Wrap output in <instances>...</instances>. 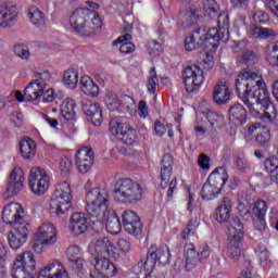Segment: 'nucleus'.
<instances>
[{
	"mask_svg": "<svg viewBox=\"0 0 278 278\" xmlns=\"http://www.w3.org/2000/svg\"><path fill=\"white\" fill-rule=\"evenodd\" d=\"M235 90L254 118H263L267 123L277 118V109L270 103V93L262 72L249 67L241 70L235 81Z\"/></svg>",
	"mask_w": 278,
	"mask_h": 278,
	"instance_id": "f257e3e1",
	"label": "nucleus"
},
{
	"mask_svg": "<svg viewBox=\"0 0 278 278\" xmlns=\"http://www.w3.org/2000/svg\"><path fill=\"white\" fill-rule=\"evenodd\" d=\"M217 25L218 29L200 26L185 38V51L192 52L200 47L204 48L203 66L205 71L214 68V55H216L218 45L229 40V18L227 15H220Z\"/></svg>",
	"mask_w": 278,
	"mask_h": 278,
	"instance_id": "f03ea898",
	"label": "nucleus"
},
{
	"mask_svg": "<svg viewBox=\"0 0 278 278\" xmlns=\"http://www.w3.org/2000/svg\"><path fill=\"white\" fill-rule=\"evenodd\" d=\"M233 203L224 198L215 208V220L222 225L228 223V251L233 262L242 260V240H244V225L240 217L231 215Z\"/></svg>",
	"mask_w": 278,
	"mask_h": 278,
	"instance_id": "7ed1b4c3",
	"label": "nucleus"
},
{
	"mask_svg": "<svg viewBox=\"0 0 278 278\" xmlns=\"http://www.w3.org/2000/svg\"><path fill=\"white\" fill-rule=\"evenodd\" d=\"M90 255H96L101 257V260H114L115 262H121L131 253V242L127 239H119L116 242H112L110 239L103 237L96 241H92L89 247Z\"/></svg>",
	"mask_w": 278,
	"mask_h": 278,
	"instance_id": "20e7f679",
	"label": "nucleus"
},
{
	"mask_svg": "<svg viewBox=\"0 0 278 278\" xmlns=\"http://www.w3.org/2000/svg\"><path fill=\"white\" fill-rule=\"evenodd\" d=\"M147 194V186L129 178H123L115 182L114 199L124 205L140 203Z\"/></svg>",
	"mask_w": 278,
	"mask_h": 278,
	"instance_id": "39448f33",
	"label": "nucleus"
},
{
	"mask_svg": "<svg viewBox=\"0 0 278 278\" xmlns=\"http://www.w3.org/2000/svg\"><path fill=\"white\" fill-rule=\"evenodd\" d=\"M102 25L99 14L86 8H78L70 15V27L78 34H94Z\"/></svg>",
	"mask_w": 278,
	"mask_h": 278,
	"instance_id": "423d86ee",
	"label": "nucleus"
},
{
	"mask_svg": "<svg viewBox=\"0 0 278 278\" xmlns=\"http://www.w3.org/2000/svg\"><path fill=\"white\" fill-rule=\"evenodd\" d=\"M73 205V189L68 181H61L55 185L54 192L49 202L51 214L64 216Z\"/></svg>",
	"mask_w": 278,
	"mask_h": 278,
	"instance_id": "0eeeda50",
	"label": "nucleus"
},
{
	"mask_svg": "<svg viewBox=\"0 0 278 278\" xmlns=\"http://www.w3.org/2000/svg\"><path fill=\"white\" fill-rule=\"evenodd\" d=\"M229 174L225 167L215 168L208 176L206 184L203 185L201 190V199L203 201H213L223 192V188L227 186Z\"/></svg>",
	"mask_w": 278,
	"mask_h": 278,
	"instance_id": "6e6552de",
	"label": "nucleus"
},
{
	"mask_svg": "<svg viewBox=\"0 0 278 278\" xmlns=\"http://www.w3.org/2000/svg\"><path fill=\"white\" fill-rule=\"evenodd\" d=\"M58 242V228L51 223L41 224L33 235L31 249L35 253H45Z\"/></svg>",
	"mask_w": 278,
	"mask_h": 278,
	"instance_id": "1a4fd4ad",
	"label": "nucleus"
},
{
	"mask_svg": "<svg viewBox=\"0 0 278 278\" xmlns=\"http://www.w3.org/2000/svg\"><path fill=\"white\" fill-rule=\"evenodd\" d=\"M86 201L88 214L96 218L101 216L106 210H112V207H110V193L108 189H91L87 192Z\"/></svg>",
	"mask_w": 278,
	"mask_h": 278,
	"instance_id": "9d476101",
	"label": "nucleus"
},
{
	"mask_svg": "<svg viewBox=\"0 0 278 278\" xmlns=\"http://www.w3.org/2000/svg\"><path fill=\"white\" fill-rule=\"evenodd\" d=\"M13 278H34L36 277V258L34 253L24 252L17 255L12 267Z\"/></svg>",
	"mask_w": 278,
	"mask_h": 278,
	"instance_id": "9b49d317",
	"label": "nucleus"
},
{
	"mask_svg": "<svg viewBox=\"0 0 278 278\" xmlns=\"http://www.w3.org/2000/svg\"><path fill=\"white\" fill-rule=\"evenodd\" d=\"M28 186L33 193L37 197L47 194L49 188H51V177L41 167H31L28 176Z\"/></svg>",
	"mask_w": 278,
	"mask_h": 278,
	"instance_id": "f8f14e48",
	"label": "nucleus"
},
{
	"mask_svg": "<svg viewBox=\"0 0 278 278\" xmlns=\"http://www.w3.org/2000/svg\"><path fill=\"white\" fill-rule=\"evenodd\" d=\"M182 79L185 90L189 93L199 92L205 81L203 68L198 65H190L185 67L182 72Z\"/></svg>",
	"mask_w": 278,
	"mask_h": 278,
	"instance_id": "ddd939ff",
	"label": "nucleus"
},
{
	"mask_svg": "<svg viewBox=\"0 0 278 278\" xmlns=\"http://www.w3.org/2000/svg\"><path fill=\"white\" fill-rule=\"evenodd\" d=\"M166 266L170 264V249L164 244L161 247L151 245L148 250V257L143 264L144 270H153L155 265Z\"/></svg>",
	"mask_w": 278,
	"mask_h": 278,
	"instance_id": "4468645a",
	"label": "nucleus"
},
{
	"mask_svg": "<svg viewBox=\"0 0 278 278\" xmlns=\"http://www.w3.org/2000/svg\"><path fill=\"white\" fill-rule=\"evenodd\" d=\"M210 255H212V250H210V245L207 244L201 245L198 252L194 249V245H187L185 249L186 270L190 271L199 266V264L207 262L210 260Z\"/></svg>",
	"mask_w": 278,
	"mask_h": 278,
	"instance_id": "2eb2a0df",
	"label": "nucleus"
},
{
	"mask_svg": "<svg viewBox=\"0 0 278 278\" xmlns=\"http://www.w3.org/2000/svg\"><path fill=\"white\" fill-rule=\"evenodd\" d=\"M29 231H31V225H29V223L23 222L21 224H14L9 232V247L13 249V251H18V249L27 242Z\"/></svg>",
	"mask_w": 278,
	"mask_h": 278,
	"instance_id": "dca6fc26",
	"label": "nucleus"
},
{
	"mask_svg": "<svg viewBox=\"0 0 278 278\" xmlns=\"http://www.w3.org/2000/svg\"><path fill=\"white\" fill-rule=\"evenodd\" d=\"M106 103L109 110L122 112L123 114H131L136 110V101L129 96H118L109 93L106 96Z\"/></svg>",
	"mask_w": 278,
	"mask_h": 278,
	"instance_id": "f3484780",
	"label": "nucleus"
},
{
	"mask_svg": "<svg viewBox=\"0 0 278 278\" xmlns=\"http://www.w3.org/2000/svg\"><path fill=\"white\" fill-rule=\"evenodd\" d=\"M49 79H51V74L49 72H42L38 79L29 83L24 90L25 101H38V98L42 97Z\"/></svg>",
	"mask_w": 278,
	"mask_h": 278,
	"instance_id": "a211bd4d",
	"label": "nucleus"
},
{
	"mask_svg": "<svg viewBox=\"0 0 278 278\" xmlns=\"http://www.w3.org/2000/svg\"><path fill=\"white\" fill-rule=\"evenodd\" d=\"M2 220L7 225L25 223V208L18 202H9L3 206Z\"/></svg>",
	"mask_w": 278,
	"mask_h": 278,
	"instance_id": "6ab92c4d",
	"label": "nucleus"
},
{
	"mask_svg": "<svg viewBox=\"0 0 278 278\" xmlns=\"http://www.w3.org/2000/svg\"><path fill=\"white\" fill-rule=\"evenodd\" d=\"M91 264L94 266V271L91 273V278H109L114 277L118 269L110 262V258H101V256L91 255Z\"/></svg>",
	"mask_w": 278,
	"mask_h": 278,
	"instance_id": "aec40b11",
	"label": "nucleus"
},
{
	"mask_svg": "<svg viewBox=\"0 0 278 278\" xmlns=\"http://www.w3.org/2000/svg\"><path fill=\"white\" fill-rule=\"evenodd\" d=\"M75 163L79 173L86 175L94 164V152H92V149L88 147L79 149L75 155Z\"/></svg>",
	"mask_w": 278,
	"mask_h": 278,
	"instance_id": "412c9836",
	"label": "nucleus"
},
{
	"mask_svg": "<svg viewBox=\"0 0 278 278\" xmlns=\"http://www.w3.org/2000/svg\"><path fill=\"white\" fill-rule=\"evenodd\" d=\"M25 186V172L23 168L15 167L10 174L7 192L10 197H16Z\"/></svg>",
	"mask_w": 278,
	"mask_h": 278,
	"instance_id": "4be33fe9",
	"label": "nucleus"
},
{
	"mask_svg": "<svg viewBox=\"0 0 278 278\" xmlns=\"http://www.w3.org/2000/svg\"><path fill=\"white\" fill-rule=\"evenodd\" d=\"M122 223L125 231L130 236H138L142 231V222L140 216L134 211H125L122 214Z\"/></svg>",
	"mask_w": 278,
	"mask_h": 278,
	"instance_id": "5701e85b",
	"label": "nucleus"
},
{
	"mask_svg": "<svg viewBox=\"0 0 278 278\" xmlns=\"http://www.w3.org/2000/svg\"><path fill=\"white\" fill-rule=\"evenodd\" d=\"M18 20V8L14 3L0 4V27H13Z\"/></svg>",
	"mask_w": 278,
	"mask_h": 278,
	"instance_id": "b1692460",
	"label": "nucleus"
},
{
	"mask_svg": "<svg viewBox=\"0 0 278 278\" xmlns=\"http://www.w3.org/2000/svg\"><path fill=\"white\" fill-rule=\"evenodd\" d=\"M98 218L99 220H102V223H105L106 230L112 236H118L123 229L121 226V219L118 218V215H116V211H114V208H108L101 216H98Z\"/></svg>",
	"mask_w": 278,
	"mask_h": 278,
	"instance_id": "393cba45",
	"label": "nucleus"
},
{
	"mask_svg": "<svg viewBox=\"0 0 278 278\" xmlns=\"http://www.w3.org/2000/svg\"><path fill=\"white\" fill-rule=\"evenodd\" d=\"M37 278H70L68 271L64 264L60 262H53L48 264L39 271Z\"/></svg>",
	"mask_w": 278,
	"mask_h": 278,
	"instance_id": "a878e982",
	"label": "nucleus"
},
{
	"mask_svg": "<svg viewBox=\"0 0 278 278\" xmlns=\"http://www.w3.org/2000/svg\"><path fill=\"white\" fill-rule=\"evenodd\" d=\"M83 112L96 127L101 126V123H103V110L99 103L86 100L83 104Z\"/></svg>",
	"mask_w": 278,
	"mask_h": 278,
	"instance_id": "bb28decb",
	"label": "nucleus"
},
{
	"mask_svg": "<svg viewBox=\"0 0 278 278\" xmlns=\"http://www.w3.org/2000/svg\"><path fill=\"white\" fill-rule=\"evenodd\" d=\"M231 99V89L225 80L218 81L213 89V101L217 105H225Z\"/></svg>",
	"mask_w": 278,
	"mask_h": 278,
	"instance_id": "cd10ccee",
	"label": "nucleus"
},
{
	"mask_svg": "<svg viewBox=\"0 0 278 278\" xmlns=\"http://www.w3.org/2000/svg\"><path fill=\"white\" fill-rule=\"evenodd\" d=\"M88 217L84 213H74L70 218V230L74 236H81L88 231Z\"/></svg>",
	"mask_w": 278,
	"mask_h": 278,
	"instance_id": "c85d7f7f",
	"label": "nucleus"
},
{
	"mask_svg": "<svg viewBox=\"0 0 278 278\" xmlns=\"http://www.w3.org/2000/svg\"><path fill=\"white\" fill-rule=\"evenodd\" d=\"M248 136H254L255 141L261 147L270 142V130H268L266 126H261L260 123H254L249 126Z\"/></svg>",
	"mask_w": 278,
	"mask_h": 278,
	"instance_id": "c756f323",
	"label": "nucleus"
},
{
	"mask_svg": "<svg viewBox=\"0 0 278 278\" xmlns=\"http://www.w3.org/2000/svg\"><path fill=\"white\" fill-rule=\"evenodd\" d=\"M67 260L70 261L72 270L74 273H81L84 270V258H81V248L71 245L66 251Z\"/></svg>",
	"mask_w": 278,
	"mask_h": 278,
	"instance_id": "7c9ffc66",
	"label": "nucleus"
},
{
	"mask_svg": "<svg viewBox=\"0 0 278 278\" xmlns=\"http://www.w3.org/2000/svg\"><path fill=\"white\" fill-rule=\"evenodd\" d=\"M199 12H201V10L191 5L180 8L179 18L181 23H184L185 27H192V25H197L199 23V18H201Z\"/></svg>",
	"mask_w": 278,
	"mask_h": 278,
	"instance_id": "2f4dec72",
	"label": "nucleus"
},
{
	"mask_svg": "<svg viewBox=\"0 0 278 278\" xmlns=\"http://www.w3.org/2000/svg\"><path fill=\"white\" fill-rule=\"evenodd\" d=\"M201 10L204 16H208V18H216V16H218V22L220 21V16H227V18H229V15H227V13L218 14V12H220V5L218 4V2H216V0H202Z\"/></svg>",
	"mask_w": 278,
	"mask_h": 278,
	"instance_id": "473e14b6",
	"label": "nucleus"
},
{
	"mask_svg": "<svg viewBox=\"0 0 278 278\" xmlns=\"http://www.w3.org/2000/svg\"><path fill=\"white\" fill-rule=\"evenodd\" d=\"M173 175V156L165 154L161 163V188H168Z\"/></svg>",
	"mask_w": 278,
	"mask_h": 278,
	"instance_id": "72a5a7b5",
	"label": "nucleus"
},
{
	"mask_svg": "<svg viewBox=\"0 0 278 278\" xmlns=\"http://www.w3.org/2000/svg\"><path fill=\"white\" fill-rule=\"evenodd\" d=\"M249 36L254 40H275L277 33L270 27L252 26L249 30Z\"/></svg>",
	"mask_w": 278,
	"mask_h": 278,
	"instance_id": "f704fd0d",
	"label": "nucleus"
},
{
	"mask_svg": "<svg viewBox=\"0 0 278 278\" xmlns=\"http://www.w3.org/2000/svg\"><path fill=\"white\" fill-rule=\"evenodd\" d=\"M80 91L87 97H99V85L90 76H83L78 83Z\"/></svg>",
	"mask_w": 278,
	"mask_h": 278,
	"instance_id": "c9c22d12",
	"label": "nucleus"
},
{
	"mask_svg": "<svg viewBox=\"0 0 278 278\" xmlns=\"http://www.w3.org/2000/svg\"><path fill=\"white\" fill-rule=\"evenodd\" d=\"M129 40H131V35L127 33L114 40L113 47H118L121 53H124V55H129V53H134L136 51V46Z\"/></svg>",
	"mask_w": 278,
	"mask_h": 278,
	"instance_id": "e433bc0d",
	"label": "nucleus"
},
{
	"mask_svg": "<svg viewBox=\"0 0 278 278\" xmlns=\"http://www.w3.org/2000/svg\"><path fill=\"white\" fill-rule=\"evenodd\" d=\"M20 152L24 160H31L36 156V141L29 137H25L20 142Z\"/></svg>",
	"mask_w": 278,
	"mask_h": 278,
	"instance_id": "4c0bfd02",
	"label": "nucleus"
},
{
	"mask_svg": "<svg viewBox=\"0 0 278 278\" xmlns=\"http://www.w3.org/2000/svg\"><path fill=\"white\" fill-rule=\"evenodd\" d=\"M230 122L236 125H244L247 123V109L242 104H235L229 110Z\"/></svg>",
	"mask_w": 278,
	"mask_h": 278,
	"instance_id": "58836bf2",
	"label": "nucleus"
},
{
	"mask_svg": "<svg viewBox=\"0 0 278 278\" xmlns=\"http://www.w3.org/2000/svg\"><path fill=\"white\" fill-rule=\"evenodd\" d=\"M26 14H27L28 21H30V23L33 25H35L36 27H40V26L45 25V23L47 21L46 16H45V12H42V10H40L36 5L28 7Z\"/></svg>",
	"mask_w": 278,
	"mask_h": 278,
	"instance_id": "ea45409f",
	"label": "nucleus"
},
{
	"mask_svg": "<svg viewBox=\"0 0 278 278\" xmlns=\"http://www.w3.org/2000/svg\"><path fill=\"white\" fill-rule=\"evenodd\" d=\"M61 115L65 121H75V100L66 98L61 104Z\"/></svg>",
	"mask_w": 278,
	"mask_h": 278,
	"instance_id": "a19ab883",
	"label": "nucleus"
},
{
	"mask_svg": "<svg viewBox=\"0 0 278 278\" xmlns=\"http://www.w3.org/2000/svg\"><path fill=\"white\" fill-rule=\"evenodd\" d=\"M256 256L258 257L260 264L262 268L265 270L268 268H273V258L270 257V252L268 251V248L266 245H258V249L256 250Z\"/></svg>",
	"mask_w": 278,
	"mask_h": 278,
	"instance_id": "79ce46f5",
	"label": "nucleus"
},
{
	"mask_svg": "<svg viewBox=\"0 0 278 278\" xmlns=\"http://www.w3.org/2000/svg\"><path fill=\"white\" fill-rule=\"evenodd\" d=\"M63 84L65 88L75 90L79 84V73L74 68L66 70L63 74Z\"/></svg>",
	"mask_w": 278,
	"mask_h": 278,
	"instance_id": "37998d69",
	"label": "nucleus"
},
{
	"mask_svg": "<svg viewBox=\"0 0 278 278\" xmlns=\"http://www.w3.org/2000/svg\"><path fill=\"white\" fill-rule=\"evenodd\" d=\"M128 127H129V124L117 118L111 119L109 125L111 136H113V138H115L116 140L121 139V136L125 132V130Z\"/></svg>",
	"mask_w": 278,
	"mask_h": 278,
	"instance_id": "c03bdc74",
	"label": "nucleus"
},
{
	"mask_svg": "<svg viewBox=\"0 0 278 278\" xmlns=\"http://www.w3.org/2000/svg\"><path fill=\"white\" fill-rule=\"evenodd\" d=\"M117 140L123 144H126V147H134L135 144H138V132L134 127L128 126Z\"/></svg>",
	"mask_w": 278,
	"mask_h": 278,
	"instance_id": "a18cd8bd",
	"label": "nucleus"
},
{
	"mask_svg": "<svg viewBox=\"0 0 278 278\" xmlns=\"http://www.w3.org/2000/svg\"><path fill=\"white\" fill-rule=\"evenodd\" d=\"M129 155L137 166H140L141 168H147L149 166V157L147 156V152L142 151L141 149L131 150Z\"/></svg>",
	"mask_w": 278,
	"mask_h": 278,
	"instance_id": "49530a36",
	"label": "nucleus"
},
{
	"mask_svg": "<svg viewBox=\"0 0 278 278\" xmlns=\"http://www.w3.org/2000/svg\"><path fill=\"white\" fill-rule=\"evenodd\" d=\"M199 118H203L204 127H216L223 121V116L214 111L202 113V116H199Z\"/></svg>",
	"mask_w": 278,
	"mask_h": 278,
	"instance_id": "de8ad7c7",
	"label": "nucleus"
},
{
	"mask_svg": "<svg viewBox=\"0 0 278 278\" xmlns=\"http://www.w3.org/2000/svg\"><path fill=\"white\" fill-rule=\"evenodd\" d=\"M146 87L149 94H155L157 88H160V78H157V72H155L154 67L150 70Z\"/></svg>",
	"mask_w": 278,
	"mask_h": 278,
	"instance_id": "09e8293b",
	"label": "nucleus"
},
{
	"mask_svg": "<svg viewBox=\"0 0 278 278\" xmlns=\"http://www.w3.org/2000/svg\"><path fill=\"white\" fill-rule=\"evenodd\" d=\"M265 170L269 175V177H273L276 172H278V157L277 156H270L266 159L265 161Z\"/></svg>",
	"mask_w": 278,
	"mask_h": 278,
	"instance_id": "8fccbe9b",
	"label": "nucleus"
},
{
	"mask_svg": "<svg viewBox=\"0 0 278 278\" xmlns=\"http://www.w3.org/2000/svg\"><path fill=\"white\" fill-rule=\"evenodd\" d=\"M267 62L271 66H278V42H275L267 51Z\"/></svg>",
	"mask_w": 278,
	"mask_h": 278,
	"instance_id": "3c124183",
	"label": "nucleus"
},
{
	"mask_svg": "<svg viewBox=\"0 0 278 278\" xmlns=\"http://www.w3.org/2000/svg\"><path fill=\"white\" fill-rule=\"evenodd\" d=\"M266 212H268V204H266V201L258 200L254 203L252 208L254 216H266Z\"/></svg>",
	"mask_w": 278,
	"mask_h": 278,
	"instance_id": "603ef678",
	"label": "nucleus"
},
{
	"mask_svg": "<svg viewBox=\"0 0 278 278\" xmlns=\"http://www.w3.org/2000/svg\"><path fill=\"white\" fill-rule=\"evenodd\" d=\"M148 53L151 58H157L162 53V43L155 40H150L147 43Z\"/></svg>",
	"mask_w": 278,
	"mask_h": 278,
	"instance_id": "864d4df0",
	"label": "nucleus"
},
{
	"mask_svg": "<svg viewBox=\"0 0 278 278\" xmlns=\"http://www.w3.org/2000/svg\"><path fill=\"white\" fill-rule=\"evenodd\" d=\"M14 53L21 60H29L31 58V53L29 52V48L23 43H18L14 47Z\"/></svg>",
	"mask_w": 278,
	"mask_h": 278,
	"instance_id": "5fc2aeb1",
	"label": "nucleus"
},
{
	"mask_svg": "<svg viewBox=\"0 0 278 278\" xmlns=\"http://www.w3.org/2000/svg\"><path fill=\"white\" fill-rule=\"evenodd\" d=\"M255 60V53L251 50H242L241 54L237 56L239 64H251Z\"/></svg>",
	"mask_w": 278,
	"mask_h": 278,
	"instance_id": "6e6d98bb",
	"label": "nucleus"
},
{
	"mask_svg": "<svg viewBox=\"0 0 278 278\" xmlns=\"http://www.w3.org/2000/svg\"><path fill=\"white\" fill-rule=\"evenodd\" d=\"M252 18L256 25H266L268 23V13L258 10L253 13Z\"/></svg>",
	"mask_w": 278,
	"mask_h": 278,
	"instance_id": "4d7b16f0",
	"label": "nucleus"
},
{
	"mask_svg": "<svg viewBox=\"0 0 278 278\" xmlns=\"http://www.w3.org/2000/svg\"><path fill=\"white\" fill-rule=\"evenodd\" d=\"M73 168V159L71 156H63L60 161V170L63 175H68Z\"/></svg>",
	"mask_w": 278,
	"mask_h": 278,
	"instance_id": "13d9d810",
	"label": "nucleus"
},
{
	"mask_svg": "<svg viewBox=\"0 0 278 278\" xmlns=\"http://www.w3.org/2000/svg\"><path fill=\"white\" fill-rule=\"evenodd\" d=\"M10 121L13 124V127H23V125H25V116L17 111L11 113Z\"/></svg>",
	"mask_w": 278,
	"mask_h": 278,
	"instance_id": "bf43d9fd",
	"label": "nucleus"
},
{
	"mask_svg": "<svg viewBox=\"0 0 278 278\" xmlns=\"http://www.w3.org/2000/svg\"><path fill=\"white\" fill-rule=\"evenodd\" d=\"M41 121H42V123L48 125V127H50V129H53V131H58L60 129V122H58V119H55L47 114H41Z\"/></svg>",
	"mask_w": 278,
	"mask_h": 278,
	"instance_id": "052dcab7",
	"label": "nucleus"
},
{
	"mask_svg": "<svg viewBox=\"0 0 278 278\" xmlns=\"http://www.w3.org/2000/svg\"><path fill=\"white\" fill-rule=\"evenodd\" d=\"M235 164L240 173H247L251 168V164L244 156H237Z\"/></svg>",
	"mask_w": 278,
	"mask_h": 278,
	"instance_id": "680f3d73",
	"label": "nucleus"
},
{
	"mask_svg": "<svg viewBox=\"0 0 278 278\" xmlns=\"http://www.w3.org/2000/svg\"><path fill=\"white\" fill-rule=\"evenodd\" d=\"M168 129H170V125H167L164 122H155L154 124V131L156 134V136H164V134H166V131H168Z\"/></svg>",
	"mask_w": 278,
	"mask_h": 278,
	"instance_id": "e2e57ef3",
	"label": "nucleus"
},
{
	"mask_svg": "<svg viewBox=\"0 0 278 278\" xmlns=\"http://www.w3.org/2000/svg\"><path fill=\"white\" fill-rule=\"evenodd\" d=\"M197 233V226H194L192 223H190L181 232V239L188 240L191 236H194Z\"/></svg>",
	"mask_w": 278,
	"mask_h": 278,
	"instance_id": "0e129e2a",
	"label": "nucleus"
},
{
	"mask_svg": "<svg viewBox=\"0 0 278 278\" xmlns=\"http://www.w3.org/2000/svg\"><path fill=\"white\" fill-rule=\"evenodd\" d=\"M253 225L257 231H264L266 229V219L264 216H254Z\"/></svg>",
	"mask_w": 278,
	"mask_h": 278,
	"instance_id": "69168bd1",
	"label": "nucleus"
},
{
	"mask_svg": "<svg viewBox=\"0 0 278 278\" xmlns=\"http://www.w3.org/2000/svg\"><path fill=\"white\" fill-rule=\"evenodd\" d=\"M138 115L140 118H147L149 116V106H147V102L140 101L138 104Z\"/></svg>",
	"mask_w": 278,
	"mask_h": 278,
	"instance_id": "338daca9",
	"label": "nucleus"
},
{
	"mask_svg": "<svg viewBox=\"0 0 278 278\" xmlns=\"http://www.w3.org/2000/svg\"><path fill=\"white\" fill-rule=\"evenodd\" d=\"M198 164L200 166V168H202V170H207L210 169V159L207 155L202 154L199 156L198 159Z\"/></svg>",
	"mask_w": 278,
	"mask_h": 278,
	"instance_id": "774afa93",
	"label": "nucleus"
}]
</instances>
